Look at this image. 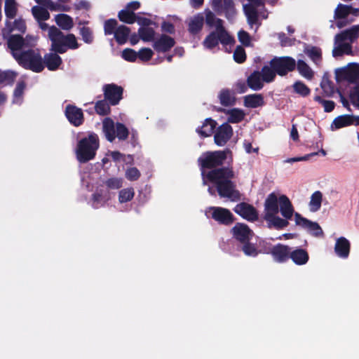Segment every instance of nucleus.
Segmentation results:
<instances>
[{"label":"nucleus","mask_w":359,"mask_h":359,"mask_svg":"<svg viewBox=\"0 0 359 359\" xmlns=\"http://www.w3.org/2000/svg\"><path fill=\"white\" fill-rule=\"evenodd\" d=\"M175 45L174 38L162 34L153 43L154 49L158 53H166L169 51Z\"/></svg>","instance_id":"dca6fc26"},{"label":"nucleus","mask_w":359,"mask_h":359,"mask_svg":"<svg viewBox=\"0 0 359 359\" xmlns=\"http://www.w3.org/2000/svg\"><path fill=\"white\" fill-rule=\"evenodd\" d=\"M233 60L238 64H242L245 62L247 56L244 48L241 46H238L233 52Z\"/></svg>","instance_id":"5fc2aeb1"},{"label":"nucleus","mask_w":359,"mask_h":359,"mask_svg":"<svg viewBox=\"0 0 359 359\" xmlns=\"http://www.w3.org/2000/svg\"><path fill=\"white\" fill-rule=\"evenodd\" d=\"M135 196L133 188H126L121 189L118 194V201L121 203L130 201Z\"/></svg>","instance_id":"3c124183"},{"label":"nucleus","mask_w":359,"mask_h":359,"mask_svg":"<svg viewBox=\"0 0 359 359\" xmlns=\"http://www.w3.org/2000/svg\"><path fill=\"white\" fill-rule=\"evenodd\" d=\"M205 21L208 26L210 27H215V29H217L218 21H221V25H224V21L220 19L216 18L215 15L210 10L207 9L205 11Z\"/></svg>","instance_id":"8fccbe9b"},{"label":"nucleus","mask_w":359,"mask_h":359,"mask_svg":"<svg viewBox=\"0 0 359 359\" xmlns=\"http://www.w3.org/2000/svg\"><path fill=\"white\" fill-rule=\"evenodd\" d=\"M238 41L245 47L251 45V37L248 32L245 30H240L238 33Z\"/></svg>","instance_id":"680f3d73"},{"label":"nucleus","mask_w":359,"mask_h":359,"mask_svg":"<svg viewBox=\"0 0 359 359\" xmlns=\"http://www.w3.org/2000/svg\"><path fill=\"white\" fill-rule=\"evenodd\" d=\"M233 135V128L228 123H224L219 126L214 135L215 143L219 147L224 146Z\"/></svg>","instance_id":"4468645a"},{"label":"nucleus","mask_w":359,"mask_h":359,"mask_svg":"<svg viewBox=\"0 0 359 359\" xmlns=\"http://www.w3.org/2000/svg\"><path fill=\"white\" fill-rule=\"evenodd\" d=\"M14 58L21 67L34 72H41L45 68L43 58L38 49L30 48L20 51V54H14Z\"/></svg>","instance_id":"39448f33"},{"label":"nucleus","mask_w":359,"mask_h":359,"mask_svg":"<svg viewBox=\"0 0 359 359\" xmlns=\"http://www.w3.org/2000/svg\"><path fill=\"white\" fill-rule=\"evenodd\" d=\"M136 22L140 26V27H149L151 26H154V27H157L158 25L154 21L151 20L149 18L144 17H137Z\"/></svg>","instance_id":"774afa93"},{"label":"nucleus","mask_w":359,"mask_h":359,"mask_svg":"<svg viewBox=\"0 0 359 359\" xmlns=\"http://www.w3.org/2000/svg\"><path fill=\"white\" fill-rule=\"evenodd\" d=\"M153 55L154 52L149 48H142L137 52V57L142 62H148Z\"/></svg>","instance_id":"13d9d810"},{"label":"nucleus","mask_w":359,"mask_h":359,"mask_svg":"<svg viewBox=\"0 0 359 359\" xmlns=\"http://www.w3.org/2000/svg\"><path fill=\"white\" fill-rule=\"evenodd\" d=\"M279 212V198L272 192L264 201V215H277Z\"/></svg>","instance_id":"a211bd4d"},{"label":"nucleus","mask_w":359,"mask_h":359,"mask_svg":"<svg viewBox=\"0 0 359 359\" xmlns=\"http://www.w3.org/2000/svg\"><path fill=\"white\" fill-rule=\"evenodd\" d=\"M336 73L338 77L344 79H348L353 77V74H355L356 72L351 68L343 67L337 70Z\"/></svg>","instance_id":"e2e57ef3"},{"label":"nucleus","mask_w":359,"mask_h":359,"mask_svg":"<svg viewBox=\"0 0 359 359\" xmlns=\"http://www.w3.org/2000/svg\"><path fill=\"white\" fill-rule=\"evenodd\" d=\"M4 12L7 18L13 19L18 12V6L15 0H6L4 5Z\"/></svg>","instance_id":"37998d69"},{"label":"nucleus","mask_w":359,"mask_h":359,"mask_svg":"<svg viewBox=\"0 0 359 359\" xmlns=\"http://www.w3.org/2000/svg\"><path fill=\"white\" fill-rule=\"evenodd\" d=\"M307 230L316 237L323 236V231L317 222L311 221Z\"/></svg>","instance_id":"69168bd1"},{"label":"nucleus","mask_w":359,"mask_h":359,"mask_svg":"<svg viewBox=\"0 0 359 359\" xmlns=\"http://www.w3.org/2000/svg\"><path fill=\"white\" fill-rule=\"evenodd\" d=\"M138 34L141 40L144 42H151L155 41V30L154 27H140L138 29Z\"/></svg>","instance_id":"c9c22d12"},{"label":"nucleus","mask_w":359,"mask_h":359,"mask_svg":"<svg viewBox=\"0 0 359 359\" xmlns=\"http://www.w3.org/2000/svg\"><path fill=\"white\" fill-rule=\"evenodd\" d=\"M80 34L81 35L82 39L85 43L88 44L93 43L94 37L93 32L90 27L85 26L82 27L80 29Z\"/></svg>","instance_id":"4d7b16f0"},{"label":"nucleus","mask_w":359,"mask_h":359,"mask_svg":"<svg viewBox=\"0 0 359 359\" xmlns=\"http://www.w3.org/2000/svg\"><path fill=\"white\" fill-rule=\"evenodd\" d=\"M32 39L33 38L28 36L23 38L20 34H11L7 40V46L11 50L13 57H14V54H20L22 48L32 46L33 44L31 42Z\"/></svg>","instance_id":"1a4fd4ad"},{"label":"nucleus","mask_w":359,"mask_h":359,"mask_svg":"<svg viewBox=\"0 0 359 359\" xmlns=\"http://www.w3.org/2000/svg\"><path fill=\"white\" fill-rule=\"evenodd\" d=\"M229 114L228 122L238 123L241 122L245 117V113L242 109L233 108L227 111Z\"/></svg>","instance_id":"a18cd8bd"},{"label":"nucleus","mask_w":359,"mask_h":359,"mask_svg":"<svg viewBox=\"0 0 359 359\" xmlns=\"http://www.w3.org/2000/svg\"><path fill=\"white\" fill-rule=\"evenodd\" d=\"M26 88V83L24 81H20L17 83V85L13 91L12 103L14 104L20 105L23 101L24 91Z\"/></svg>","instance_id":"f704fd0d"},{"label":"nucleus","mask_w":359,"mask_h":359,"mask_svg":"<svg viewBox=\"0 0 359 359\" xmlns=\"http://www.w3.org/2000/svg\"><path fill=\"white\" fill-rule=\"evenodd\" d=\"M208 217H210L220 225L230 226L236 220L233 213L227 208L211 206L205 212Z\"/></svg>","instance_id":"6e6552de"},{"label":"nucleus","mask_w":359,"mask_h":359,"mask_svg":"<svg viewBox=\"0 0 359 359\" xmlns=\"http://www.w3.org/2000/svg\"><path fill=\"white\" fill-rule=\"evenodd\" d=\"M296 67L299 73L307 79H311L313 77V72L311 67L302 60L296 62Z\"/></svg>","instance_id":"e433bc0d"},{"label":"nucleus","mask_w":359,"mask_h":359,"mask_svg":"<svg viewBox=\"0 0 359 359\" xmlns=\"http://www.w3.org/2000/svg\"><path fill=\"white\" fill-rule=\"evenodd\" d=\"M102 130L106 139L112 142L117 137L120 141H125L129 135L128 128L122 123H114L111 118H105L102 122Z\"/></svg>","instance_id":"0eeeda50"},{"label":"nucleus","mask_w":359,"mask_h":359,"mask_svg":"<svg viewBox=\"0 0 359 359\" xmlns=\"http://www.w3.org/2000/svg\"><path fill=\"white\" fill-rule=\"evenodd\" d=\"M55 22L63 30L68 31L74 27L72 18L64 13L55 16Z\"/></svg>","instance_id":"72a5a7b5"},{"label":"nucleus","mask_w":359,"mask_h":359,"mask_svg":"<svg viewBox=\"0 0 359 359\" xmlns=\"http://www.w3.org/2000/svg\"><path fill=\"white\" fill-rule=\"evenodd\" d=\"M294 92L302 97H307L311 93L310 88L302 81H297L292 86Z\"/></svg>","instance_id":"09e8293b"},{"label":"nucleus","mask_w":359,"mask_h":359,"mask_svg":"<svg viewBox=\"0 0 359 359\" xmlns=\"http://www.w3.org/2000/svg\"><path fill=\"white\" fill-rule=\"evenodd\" d=\"M32 13L34 18L38 21H46L50 18V13L46 8L34 6L32 8Z\"/></svg>","instance_id":"ea45409f"},{"label":"nucleus","mask_w":359,"mask_h":359,"mask_svg":"<svg viewBox=\"0 0 359 359\" xmlns=\"http://www.w3.org/2000/svg\"><path fill=\"white\" fill-rule=\"evenodd\" d=\"M110 104L104 100H98L95 104V111L100 116H107L111 112Z\"/></svg>","instance_id":"58836bf2"},{"label":"nucleus","mask_w":359,"mask_h":359,"mask_svg":"<svg viewBox=\"0 0 359 359\" xmlns=\"http://www.w3.org/2000/svg\"><path fill=\"white\" fill-rule=\"evenodd\" d=\"M323 200V194L320 191H315L311 196L309 203L310 210L316 212L320 210Z\"/></svg>","instance_id":"49530a36"},{"label":"nucleus","mask_w":359,"mask_h":359,"mask_svg":"<svg viewBox=\"0 0 359 359\" xmlns=\"http://www.w3.org/2000/svg\"><path fill=\"white\" fill-rule=\"evenodd\" d=\"M122 57L126 61L133 62L137 58V53L132 48H127L123 50Z\"/></svg>","instance_id":"052dcab7"},{"label":"nucleus","mask_w":359,"mask_h":359,"mask_svg":"<svg viewBox=\"0 0 359 359\" xmlns=\"http://www.w3.org/2000/svg\"><path fill=\"white\" fill-rule=\"evenodd\" d=\"M264 82L266 83L264 78V72L263 67L259 72L258 70L254 71L247 79L248 86L253 90H259L264 87Z\"/></svg>","instance_id":"f3484780"},{"label":"nucleus","mask_w":359,"mask_h":359,"mask_svg":"<svg viewBox=\"0 0 359 359\" xmlns=\"http://www.w3.org/2000/svg\"><path fill=\"white\" fill-rule=\"evenodd\" d=\"M279 210L284 218L292 219L294 210L291 201L286 195H281L279 197Z\"/></svg>","instance_id":"6ab92c4d"},{"label":"nucleus","mask_w":359,"mask_h":359,"mask_svg":"<svg viewBox=\"0 0 359 359\" xmlns=\"http://www.w3.org/2000/svg\"><path fill=\"white\" fill-rule=\"evenodd\" d=\"M313 100L323 107L325 112H331L335 107V103L334 101L324 100L320 95H316Z\"/></svg>","instance_id":"864d4df0"},{"label":"nucleus","mask_w":359,"mask_h":359,"mask_svg":"<svg viewBox=\"0 0 359 359\" xmlns=\"http://www.w3.org/2000/svg\"><path fill=\"white\" fill-rule=\"evenodd\" d=\"M140 175V170L135 167L129 168L126 171V177L130 181L137 180Z\"/></svg>","instance_id":"0e129e2a"},{"label":"nucleus","mask_w":359,"mask_h":359,"mask_svg":"<svg viewBox=\"0 0 359 359\" xmlns=\"http://www.w3.org/2000/svg\"><path fill=\"white\" fill-rule=\"evenodd\" d=\"M104 184L110 189H118L122 187L123 180L118 177H111L107 180Z\"/></svg>","instance_id":"bf43d9fd"},{"label":"nucleus","mask_w":359,"mask_h":359,"mask_svg":"<svg viewBox=\"0 0 359 359\" xmlns=\"http://www.w3.org/2000/svg\"><path fill=\"white\" fill-rule=\"evenodd\" d=\"M292 248L282 243H278L270 250L273 260L278 263H285L290 259Z\"/></svg>","instance_id":"2eb2a0df"},{"label":"nucleus","mask_w":359,"mask_h":359,"mask_svg":"<svg viewBox=\"0 0 359 359\" xmlns=\"http://www.w3.org/2000/svg\"><path fill=\"white\" fill-rule=\"evenodd\" d=\"M222 13L229 20L234 17L236 12L233 0H223Z\"/></svg>","instance_id":"de8ad7c7"},{"label":"nucleus","mask_w":359,"mask_h":359,"mask_svg":"<svg viewBox=\"0 0 359 359\" xmlns=\"http://www.w3.org/2000/svg\"><path fill=\"white\" fill-rule=\"evenodd\" d=\"M355 116L353 115L345 114L336 117L332 124L331 129L332 130H338L344 127L349 126L354 124Z\"/></svg>","instance_id":"bb28decb"},{"label":"nucleus","mask_w":359,"mask_h":359,"mask_svg":"<svg viewBox=\"0 0 359 359\" xmlns=\"http://www.w3.org/2000/svg\"><path fill=\"white\" fill-rule=\"evenodd\" d=\"M118 18L120 21L130 25L135 22L137 20L136 14L133 11H128L126 8L118 12Z\"/></svg>","instance_id":"a19ab883"},{"label":"nucleus","mask_w":359,"mask_h":359,"mask_svg":"<svg viewBox=\"0 0 359 359\" xmlns=\"http://www.w3.org/2000/svg\"><path fill=\"white\" fill-rule=\"evenodd\" d=\"M65 115L68 121L74 126L79 127L84 122V115L82 109L74 104H67L65 107Z\"/></svg>","instance_id":"ddd939ff"},{"label":"nucleus","mask_w":359,"mask_h":359,"mask_svg":"<svg viewBox=\"0 0 359 359\" xmlns=\"http://www.w3.org/2000/svg\"><path fill=\"white\" fill-rule=\"evenodd\" d=\"M109 199L108 191L97 189L92 195L93 207L95 209L103 205Z\"/></svg>","instance_id":"7c9ffc66"},{"label":"nucleus","mask_w":359,"mask_h":359,"mask_svg":"<svg viewBox=\"0 0 359 359\" xmlns=\"http://www.w3.org/2000/svg\"><path fill=\"white\" fill-rule=\"evenodd\" d=\"M217 123L216 121L212 118H207L205 119L203 125L196 128V132L201 137H207L212 135L216 128Z\"/></svg>","instance_id":"5701e85b"},{"label":"nucleus","mask_w":359,"mask_h":359,"mask_svg":"<svg viewBox=\"0 0 359 359\" xmlns=\"http://www.w3.org/2000/svg\"><path fill=\"white\" fill-rule=\"evenodd\" d=\"M100 147V139L94 132H89L86 137H82L77 142L76 156L81 163H86L95 158Z\"/></svg>","instance_id":"7ed1b4c3"},{"label":"nucleus","mask_w":359,"mask_h":359,"mask_svg":"<svg viewBox=\"0 0 359 359\" xmlns=\"http://www.w3.org/2000/svg\"><path fill=\"white\" fill-rule=\"evenodd\" d=\"M117 25L118 22L114 18L107 20L104 23V32L105 35L114 34V32L118 27Z\"/></svg>","instance_id":"6e6d98bb"},{"label":"nucleus","mask_w":359,"mask_h":359,"mask_svg":"<svg viewBox=\"0 0 359 359\" xmlns=\"http://www.w3.org/2000/svg\"><path fill=\"white\" fill-rule=\"evenodd\" d=\"M17 74L13 71H0V84L11 86L13 84Z\"/></svg>","instance_id":"c03bdc74"},{"label":"nucleus","mask_w":359,"mask_h":359,"mask_svg":"<svg viewBox=\"0 0 359 359\" xmlns=\"http://www.w3.org/2000/svg\"><path fill=\"white\" fill-rule=\"evenodd\" d=\"M305 53L314 62L320 61L322 60L321 49L316 46H311L305 50Z\"/></svg>","instance_id":"603ef678"},{"label":"nucleus","mask_w":359,"mask_h":359,"mask_svg":"<svg viewBox=\"0 0 359 359\" xmlns=\"http://www.w3.org/2000/svg\"><path fill=\"white\" fill-rule=\"evenodd\" d=\"M217 29L210 32L203 41V46L209 50L217 47L219 43L223 46L233 45L235 43L234 38L229 34L221 21H218Z\"/></svg>","instance_id":"423d86ee"},{"label":"nucleus","mask_w":359,"mask_h":359,"mask_svg":"<svg viewBox=\"0 0 359 359\" xmlns=\"http://www.w3.org/2000/svg\"><path fill=\"white\" fill-rule=\"evenodd\" d=\"M351 244L345 237H340L336 241L334 251L337 255L346 259L350 253Z\"/></svg>","instance_id":"412c9836"},{"label":"nucleus","mask_w":359,"mask_h":359,"mask_svg":"<svg viewBox=\"0 0 359 359\" xmlns=\"http://www.w3.org/2000/svg\"><path fill=\"white\" fill-rule=\"evenodd\" d=\"M265 104L262 94H250L244 97V105L249 108L262 107Z\"/></svg>","instance_id":"c85d7f7f"},{"label":"nucleus","mask_w":359,"mask_h":359,"mask_svg":"<svg viewBox=\"0 0 359 359\" xmlns=\"http://www.w3.org/2000/svg\"><path fill=\"white\" fill-rule=\"evenodd\" d=\"M359 36V25H353L351 28L341 32L336 35V41L350 40L351 42Z\"/></svg>","instance_id":"a878e982"},{"label":"nucleus","mask_w":359,"mask_h":359,"mask_svg":"<svg viewBox=\"0 0 359 359\" xmlns=\"http://www.w3.org/2000/svg\"><path fill=\"white\" fill-rule=\"evenodd\" d=\"M233 238L241 244L250 241L254 236L253 231L244 223H236L230 230Z\"/></svg>","instance_id":"9b49d317"},{"label":"nucleus","mask_w":359,"mask_h":359,"mask_svg":"<svg viewBox=\"0 0 359 359\" xmlns=\"http://www.w3.org/2000/svg\"><path fill=\"white\" fill-rule=\"evenodd\" d=\"M264 219L267 222L269 229H283L289 225L288 219H282L276 215H264Z\"/></svg>","instance_id":"aec40b11"},{"label":"nucleus","mask_w":359,"mask_h":359,"mask_svg":"<svg viewBox=\"0 0 359 359\" xmlns=\"http://www.w3.org/2000/svg\"><path fill=\"white\" fill-rule=\"evenodd\" d=\"M57 53L55 52L46 53L43 57V65L50 71L57 70L62 62V58Z\"/></svg>","instance_id":"393cba45"},{"label":"nucleus","mask_w":359,"mask_h":359,"mask_svg":"<svg viewBox=\"0 0 359 359\" xmlns=\"http://www.w3.org/2000/svg\"><path fill=\"white\" fill-rule=\"evenodd\" d=\"M104 98L111 106L117 105L123 99V88L115 83H109L103 86Z\"/></svg>","instance_id":"9d476101"},{"label":"nucleus","mask_w":359,"mask_h":359,"mask_svg":"<svg viewBox=\"0 0 359 359\" xmlns=\"http://www.w3.org/2000/svg\"><path fill=\"white\" fill-rule=\"evenodd\" d=\"M233 211L249 222L257 221L259 218L257 209L252 205L245 202L237 204L233 208Z\"/></svg>","instance_id":"f8f14e48"},{"label":"nucleus","mask_w":359,"mask_h":359,"mask_svg":"<svg viewBox=\"0 0 359 359\" xmlns=\"http://www.w3.org/2000/svg\"><path fill=\"white\" fill-rule=\"evenodd\" d=\"M294 220H295L296 225L300 226L305 229H307V228L309 226V224L311 222V221L309 220L308 219L302 217L298 212L294 213Z\"/></svg>","instance_id":"338daca9"},{"label":"nucleus","mask_w":359,"mask_h":359,"mask_svg":"<svg viewBox=\"0 0 359 359\" xmlns=\"http://www.w3.org/2000/svg\"><path fill=\"white\" fill-rule=\"evenodd\" d=\"M256 6L252 3L243 6V11L248 19V22L252 26L258 22L259 16L256 8Z\"/></svg>","instance_id":"473e14b6"},{"label":"nucleus","mask_w":359,"mask_h":359,"mask_svg":"<svg viewBox=\"0 0 359 359\" xmlns=\"http://www.w3.org/2000/svg\"><path fill=\"white\" fill-rule=\"evenodd\" d=\"M334 45L335 46L332 50V56L334 57H340L343 55H353L352 46L351 43H344V41L337 42L335 36Z\"/></svg>","instance_id":"cd10ccee"},{"label":"nucleus","mask_w":359,"mask_h":359,"mask_svg":"<svg viewBox=\"0 0 359 359\" xmlns=\"http://www.w3.org/2000/svg\"><path fill=\"white\" fill-rule=\"evenodd\" d=\"M204 24V18L201 14L194 16L189 22L188 30L190 34L196 35L203 29Z\"/></svg>","instance_id":"c756f323"},{"label":"nucleus","mask_w":359,"mask_h":359,"mask_svg":"<svg viewBox=\"0 0 359 359\" xmlns=\"http://www.w3.org/2000/svg\"><path fill=\"white\" fill-rule=\"evenodd\" d=\"M359 15V8H354L351 6L339 4L334 11V19H345L348 15Z\"/></svg>","instance_id":"b1692460"},{"label":"nucleus","mask_w":359,"mask_h":359,"mask_svg":"<svg viewBox=\"0 0 359 359\" xmlns=\"http://www.w3.org/2000/svg\"><path fill=\"white\" fill-rule=\"evenodd\" d=\"M228 155L231 156V151L224 150L207 151L198 158V162L204 176V170L210 169L205 175L207 180L215 186L221 198H227L231 201L240 200L241 194L236 189V184L232 181L235 178L233 168L231 163L222 166Z\"/></svg>","instance_id":"f257e3e1"},{"label":"nucleus","mask_w":359,"mask_h":359,"mask_svg":"<svg viewBox=\"0 0 359 359\" xmlns=\"http://www.w3.org/2000/svg\"><path fill=\"white\" fill-rule=\"evenodd\" d=\"M130 29L126 25H119L115 32L114 39L119 45L125 44L130 36Z\"/></svg>","instance_id":"2f4dec72"},{"label":"nucleus","mask_w":359,"mask_h":359,"mask_svg":"<svg viewBox=\"0 0 359 359\" xmlns=\"http://www.w3.org/2000/svg\"><path fill=\"white\" fill-rule=\"evenodd\" d=\"M296 68V60L290 56L273 57L269 62V66L264 65L263 72L266 83L273 82L276 76H285Z\"/></svg>","instance_id":"f03ea898"},{"label":"nucleus","mask_w":359,"mask_h":359,"mask_svg":"<svg viewBox=\"0 0 359 359\" xmlns=\"http://www.w3.org/2000/svg\"><path fill=\"white\" fill-rule=\"evenodd\" d=\"M48 37L51 41L50 50L60 54L65 53L67 48L75 50L79 47L76 38L74 34H64L55 26L49 29Z\"/></svg>","instance_id":"20e7f679"},{"label":"nucleus","mask_w":359,"mask_h":359,"mask_svg":"<svg viewBox=\"0 0 359 359\" xmlns=\"http://www.w3.org/2000/svg\"><path fill=\"white\" fill-rule=\"evenodd\" d=\"M241 244V250L244 255L248 257H255L260 252V251L257 249V245L255 243H252L250 241H247Z\"/></svg>","instance_id":"79ce46f5"},{"label":"nucleus","mask_w":359,"mask_h":359,"mask_svg":"<svg viewBox=\"0 0 359 359\" xmlns=\"http://www.w3.org/2000/svg\"><path fill=\"white\" fill-rule=\"evenodd\" d=\"M219 99L222 105L224 107L232 106L235 104L236 99L231 95L229 89H223L219 95Z\"/></svg>","instance_id":"4c0bfd02"},{"label":"nucleus","mask_w":359,"mask_h":359,"mask_svg":"<svg viewBox=\"0 0 359 359\" xmlns=\"http://www.w3.org/2000/svg\"><path fill=\"white\" fill-rule=\"evenodd\" d=\"M290 259H291L296 265L302 266L308 262L309 255L308 252L304 249L300 248L293 249L292 248Z\"/></svg>","instance_id":"4be33fe9"}]
</instances>
